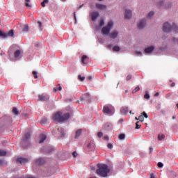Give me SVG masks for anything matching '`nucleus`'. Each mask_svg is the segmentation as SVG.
I'll return each instance as SVG.
<instances>
[{"label":"nucleus","mask_w":178,"mask_h":178,"mask_svg":"<svg viewBox=\"0 0 178 178\" xmlns=\"http://www.w3.org/2000/svg\"><path fill=\"white\" fill-rule=\"evenodd\" d=\"M88 148L89 149H92V148H94V143H90L88 144Z\"/></svg>","instance_id":"obj_31"},{"label":"nucleus","mask_w":178,"mask_h":178,"mask_svg":"<svg viewBox=\"0 0 178 178\" xmlns=\"http://www.w3.org/2000/svg\"><path fill=\"white\" fill-rule=\"evenodd\" d=\"M17 162H19V163H21V165H24V163H27V162H29V159H24V158L17 159Z\"/></svg>","instance_id":"obj_13"},{"label":"nucleus","mask_w":178,"mask_h":178,"mask_svg":"<svg viewBox=\"0 0 178 178\" xmlns=\"http://www.w3.org/2000/svg\"><path fill=\"white\" fill-rule=\"evenodd\" d=\"M158 140L159 141H162L163 140H165V136L163 135V134H159L158 135Z\"/></svg>","instance_id":"obj_24"},{"label":"nucleus","mask_w":178,"mask_h":178,"mask_svg":"<svg viewBox=\"0 0 178 178\" xmlns=\"http://www.w3.org/2000/svg\"><path fill=\"white\" fill-rule=\"evenodd\" d=\"M18 27H19L24 32L29 31V25L27 24L19 25Z\"/></svg>","instance_id":"obj_14"},{"label":"nucleus","mask_w":178,"mask_h":178,"mask_svg":"<svg viewBox=\"0 0 178 178\" xmlns=\"http://www.w3.org/2000/svg\"><path fill=\"white\" fill-rule=\"evenodd\" d=\"M144 98H145V99H149L150 96H149V94L147 93V92H145V95H144Z\"/></svg>","instance_id":"obj_36"},{"label":"nucleus","mask_w":178,"mask_h":178,"mask_svg":"<svg viewBox=\"0 0 178 178\" xmlns=\"http://www.w3.org/2000/svg\"><path fill=\"white\" fill-rule=\"evenodd\" d=\"M95 8H96V9H98L99 10H106L107 6L105 4H101L99 3H96Z\"/></svg>","instance_id":"obj_8"},{"label":"nucleus","mask_w":178,"mask_h":178,"mask_svg":"<svg viewBox=\"0 0 178 178\" xmlns=\"http://www.w3.org/2000/svg\"><path fill=\"white\" fill-rule=\"evenodd\" d=\"M123 122V120H120L119 123H122Z\"/></svg>","instance_id":"obj_58"},{"label":"nucleus","mask_w":178,"mask_h":178,"mask_svg":"<svg viewBox=\"0 0 178 178\" xmlns=\"http://www.w3.org/2000/svg\"><path fill=\"white\" fill-rule=\"evenodd\" d=\"M58 131H60V133H61L60 134V136L61 137H65V136L66 135V132L65 131V130L63 129H62V128H60L58 129Z\"/></svg>","instance_id":"obj_26"},{"label":"nucleus","mask_w":178,"mask_h":178,"mask_svg":"<svg viewBox=\"0 0 178 178\" xmlns=\"http://www.w3.org/2000/svg\"><path fill=\"white\" fill-rule=\"evenodd\" d=\"M137 91H140V87H138V86H137L136 88H135L133 90L132 92H133V94H136V92H137Z\"/></svg>","instance_id":"obj_35"},{"label":"nucleus","mask_w":178,"mask_h":178,"mask_svg":"<svg viewBox=\"0 0 178 178\" xmlns=\"http://www.w3.org/2000/svg\"><path fill=\"white\" fill-rule=\"evenodd\" d=\"M172 119H176V117H173Z\"/></svg>","instance_id":"obj_62"},{"label":"nucleus","mask_w":178,"mask_h":178,"mask_svg":"<svg viewBox=\"0 0 178 178\" xmlns=\"http://www.w3.org/2000/svg\"><path fill=\"white\" fill-rule=\"evenodd\" d=\"M0 37H6V35L5 34V33L0 31Z\"/></svg>","instance_id":"obj_43"},{"label":"nucleus","mask_w":178,"mask_h":178,"mask_svg":"<svg viewBox=\"0 0 178 178\" xmlns=\"http://www.w3.org/2000/svg\"><path fill=\"white\" fill-rule=\"evenodd\" d=\"M45 122H47V119H43V120H41V122H40V123L42 124H44V123H45Z\"/></svg>","instance_id":"obj_46"},{"label":"nucleus","mask_w":178,"mask_h":178,"mask_svg":"<svg viewBox=\"0 0 178 178\" xmlns=\"http://www.w3.org/2000/svg\"><path fill=\"white\" fill-rule=\"evenodd\" d=\"M33 74L35 79H38V76L37 75V72L33 71Z\"/></svg>","instance_id":"obj_40"},{"label":"nucleus","mask_w":178,"mask_h":178,"mask_svg":"<svg viewBox=\"0 0 178 178\" xmlns=\"http://www.w3.org/2000/svg\"><path fill=\"white\" fill-rule=\"evenodd\" d=\"M127 80H131V75H128L127 76Z\"/></svg>","instance_id":"obj_50"},{"label":"nucleus","mask_w":178,"mask_h":178,"mask_svg":"<svg viewBox=\"0 0 178 178\" xmlns=\"http://www.w3.org/2000/svg\"><path fill=\"white\" fill-rule=\"evenodd\" d=\"M138 120L140 122H144V115L143 113H141V115L138 117Z\"/></svg>","instance_id":"obj_33"},{"label":"nucleus","mask_w":178,"mask_h":178,"mask_svg":"<svg viewBox=\"0 0 178 178\" xmlns=\"http://www.w3.org/2000/svg\"><path fill=\"white\" fill-rule=\"evenodd\" d=\"M163 30L165 33H169L172 30V26H170V24L168 22L164 23L163 26Z\"/></svg>","instance_id":"obj_7"},{"label":"nucleus","mask_w":178,"mask_h":178,"mask_svg":"<svg viewBox=\"0 0 178 178\" xmlns=\"http://www.w3.org/2000/svg\"><path fill=\"white\" fill-rule=\"evenodd\" d=\"M79 79L81 80V81H84V80H86V77L81 76V75L79 76Z\"/></svg>","instance_id":"obj_39"},{"label":"nucleus","mask_w":178,"mask_h":178,"mask_svg":"<svg viewBox=\"0 0 178 178\" xmlns=\"http://www.w3.org/2000/svg\"><path fill=\"white\" fill-rule=\"evenodd\" d=\"M136 120H140L137 117L135 118Z\"/></svg>","instance_id":"obj_59"},{"label":"nucleus","mask_w":178,"mask_h":178,"mask_svg":"<svg viewBox=\"0 0 178 178\" xmlns=\"http://www.w3.org/2000/svg\"><path fill=\"white\" fill-rule=\"evenodd\" d=\"M26 138H29L30 137V134H27L26 136H25Z\"/></svg>","instance_id":"obj_52"},{"label":"nucleus","mask_w":178,"mask_h":178,"mask_svg":"<svg viewBox=\"0 0 178 178\" xmlns=\"http://www.w3.org/2000/svg\"><path fill=\"white\" fill-rule=\"evenodd\" d=\"M47 139V136L45 134H41L39 136V143L41 144L42 143L43 141H45Z\"/></svg>","instance_id":"obj_15"},{"label":"nucleus","mask_w":178,"mask_h":178,"mask_svg":"<svg viewBox=\"0 0 178 178\" xmlns=\"http://www.w3.org/2000/svg\"><path fill=\"white\" fill-rule=\"evenodd\" d=\"M49 99L48 96L44 95H39L38 101H47Z\"/></svg>","instance_id":"obj_11"},{"label":"nucleus","mask_w":178,"mask_h":178,"mask_svg":"<svg viewBox=\"0 0 178 178\" xmlns=\"http://www.w3.org/2000/svg\"><path fill=\"white\" fill-rule=\"evenodd\" d=\"M87 59H88V57L87 56L83 55L82 56L81 62L83 65L86 64V61L87 60Z\"/></svg>","instance_id":"obj_27"},{"label":"nucleus","mask_w":178,"mask_h":178,"mask_svg":"<svg viewBox=\"0 0 178 178\" xmlns=\"http://www.w3.org/2000/svg\"><path fill=\"white\" fill-rule=\"evenodd\" d=\"M120 112H121L122 115H126L127 113V112H129V107H122L120 109Z\"/></svg>","instance_id":"obj_17"},{"label":"nucleus","mask_w":178,"mask_h":178,"mask_svg":"<svg viewBox=\"0 0 178 178\" xmlns=\"http://www.w3.org/2000/svg\"><path fill=\"white\" fill-rule=\"evenodd\" d=\"M105 25V20L104 18L100 19L99 25L95 27V30H101V27Z\"/></svg>","instance_id":"obj_10"},{"label":"nucleus","mask_w":178,"mask_h":178,"mask_svg":"<svg viewBox=\"0 0 178 178\" xmlns=\"http://www.w3.org/2000/svg\"><path fill=\"white\" fill-rule=\"evenodd\" d=\"M13 113L14 115H19L20 113L19 112V110H17L16 108H13Z\"/></svg>","instance_id":"obj_28"},{"label":"nucleus","mask_w":178,"mask_h":178,"mask_svg":"<svg viewBox=\"0 0 178 178\" xmlns=\"http://www.w3.org/2000/svg\"><path fill=\"white\" fill-rule=\"evenodd\" d=\"M158 167L159 168H163V164L162 163H158Z\"/></svg>","instance_id":"obj_47"},{"label":"nucleus","mask_w":178,"mask_h":178,"mask_svg":"<svg viewBox=\"0 0 178 178\" xmlns=\"http://www.w3.org/2000/svg\"><path fill=\"white\" fill-rule=\"evenodd\" d=\"M104 140H105L106 141H108L109 140V137H108V136H104Z\"/></svg>","instance_id":"obj_48"},{"label":"nucleus","mask_w":178,"mask_h":178,"mask_svg":"<svg viewBox=\"0 0 178 178\" xmlns=\"http://www.w3.org/2000/svg\"><path fill=\"white\" fill-rule=\"evenodd\" d=\"M159 95V92H156L155 93L154 97H158Z\"/></svg>","instance_id":"obj_55"},{"label":"nucleus","mask_w":178,"mask_h":178,"mask_svg":"<svg viewBox=\"0 0 178 178\" xmlns=\"http://www.w3.org/2000/svg\"><path fill=\"white\" fill-rule=\"evenodd\" d=\"M45 3H48V0H44V1L42 2L41 5H42V6L43 8H45Z\"/></svg>","instance_id":"obj_38"},{"label":"nucleus","mask_w":178,"mask_h":178,"mask_svg":"<svg viewBox=\"0 0 178 178\" xmlns=\"http://www.w3.org/2000/svg\"><path fill=\"white\" fill-rule=\"evenodd\" d=\"M97 136H98V137H99V138H101V137H102V136H104V134H102V132H99V133L97 134Z\"/></svg>","instance_id":"obj_45"},{"label":"nucleus","mask_w":178,"mask_h":178,"mask_svg":"<svg viewBox=\"0 0 178 178\" xmlns=\"http://www.w3.org/2000/svg\"><path fill=\"white\" fill-rule=\"evenodd\" d=\"M62 90V86H58L54 88V92H56V91H60Z\"/></svg>","instance_id":"obj_29"},{"label":"nucleus","mask_w":178,"mask_h":178,"mask_svg":"<svg viewBox=\"0 0 178 178\" xmlns=\"http://www.w3.org/2000/svg\"><path fill=\"white\" fill-rule=\"evenodd\" d=\"M162 3H163V1H161V2L159 3V6H162Z\"/></svg>","instance_id":"obj_53"},{"label":"nucleus","mask_w":178,"mask_h":178,"mask_svg":"<svg viewBox=\"0 0 178 178\" xmlns=\"http://www.w3.org/2000/svg\"><path fill=\"white\" fill-rule=\"evenodd\" d=\"M125 138H126V135H124V134H122L119 136L120 140H124Z\"/></svg>","instance_id":"obj_34"},{"label":"nucleus","mask_w":178,"mask_h":178,"mask_svg":"<svg viewBox=\"0 0 178 178\" xmlns=\"http://www.w3.org/2000/svg\"><path fill=\"white\" fill-rule=\"evenodd\" d=\"M129 113H131H131H131V111H129Z\"/></svg>","instance_id":"obj_64"},{"label":"nucleus","mask_w":178,"mask_h":178,"mask_svg":"<svg viewBox=\"0 0 178 178\" xmlns=\"http://www.w3.org/2000/svg\"><path fill=\"white\" fill-rule=\"evenodd\" d=\"M150 178H155V176L154 175V174H152V175H150Z\"/></svg>","instance_id":"obj_54"},{"label":"nucleus","mask_w":178,"mask_h":178,"mask_svg":"<svg viewBox=\"0 0 178 178\" xmlns=\"http://www.w3.org/2000/svg\"><path fill=\"white\" fill-rule=\"evenodd\" d=\"M113 26H115V22L113 20L108 21L107 24L101 29L102 35H104L105 37L109 35L111 30L113 29Z\"/></svg>","instance_id":"obj_2"},{"label":"nucleus","mask_w":178,"mask_h":178,"mask_svg":"<svg viewBox=\"0 0 178 178\" xmlns=\"http://www.w3.org/2000/svg\"><path fill=\"white\" fill-rule=\"evenodd\" d=\"M103 112L106 115H113V113H115V108L111 106H106L103 108Z\"/></svg>","instance_id":"obj_4"},{"label":"nucleus","mask_w":178,"mask_h":178,"mask_svg":"<svg viewBox=\"0 0 178 178\" xmlns=\"http://www.w3.org/2000/svg\"><path fill=\"white\" fill-rule=\"evenodd\" d=\"M154 47L153 46H150L145 49V54H151L154 51Z\"/></svg>","instance_id":"obj_16"},{"label":"nucleus","mask_w":178,"mask_h":178,"mask_svg":"<svg viewBox=\"0 0 178 178\" xmlns=\"http://www.w3.org/2000/svg\"><path fill=\"white\" fill-rule=\"evenodd\" d=\"M8 37H13V30L10 31L8 34H7Z\"/></svg>","instance_id":"obj_37"},{"label":"nucleus","mask_w":178,"mask_h":178,"mask_svg":"<svg viewBox=\"0 0 178 178\" xmlns=\"http://www.w3.org/2000/svg\"><path fill=\"white\" fill-rule=\"evenodd\" d=\"M82 131L81 129H79L76 131L75 138H79L80 136H81Z\"/></svg>","instance_id":"obj_23"},{"label":"nucleus","mask_w":178,"mask_h":178,"mask_svg":"<svg viewBox=\"0 0 178 178\" xmlns=\"http://www.w3.org/2000/svg\"><path fill=\"white\" fill-rule=\"evenodd\" d=\"M108 148H109L110 149H112L113 148V145L111 143H108L107 145Z\"/></svg>","instance_id":"obj_42"},{"label":"nucleus","mask_w":178,"mask_h":178,"mask_svg":"<svg viewBox=\"0 0 178 178\" xmlns=\"http://www.w3.org/2000/svg\"><path fill=\"white\" fill-rule=\"evenodd\" d=\"M25 6L28 9H31V4H30V0H25Z\"/></svg>","instance_id":"obj_25"},{"label":"nucleus","mask_w":178,"mask_h":178,"mask_svg":"<svg viewBox=\"0 0 178 178\" xmlns=\"http://www.w3.org/2000/svg\"><path fill=\"white\" fill-rule=\"evenodd\" d=\"M44 163L45 160L44 159H38L36 161V163H38V165H44Z\"/></svg>","instance_id":"obj_19"},{"label":"nucleus","mask_w":178,"mask_h":178,"mask_svg":"<svg viewBox=\"0 0 178 178\" xmlns=\"http://www.w3.org/2000/svg\"><path fill=\"white\" fill-rule=\"evenodd\" d=\"M149 151L150 152H152V151H154V149L152 147H149Z\"/></svg>","instance_id":"obj_56"},{"label":"nucleus","mask_w":178,"mask_h":178,"mask_svg":"<svg viewBox=\"0 0 178 178\" xmlns=\"http://www.w3.org/2000/svg\"><path fill=\"white\" fill-rule=\"evenodd\" d=\"M6 155V152L5 150L0 149V156H5Z\"/></svg>","instance_id":"obj_32"},{"label":"nucleus","mask_w":178,"mask_h":178,"mask_svg":"<svg viewBox=\"0 0 178 178\" xmlns=\"http://www.w3.org/2000/svg\"><path fill=\"white\" fill-rule=\"evenodd\" d=\"M118 35H119V32L118 31H113L110 33L111 38H117Z\"/></svg>","instance_id":"obj_12"},{"label":"nucleus","mask_w":178,"mask_h":178,"mask_svg":"<svg viewBox=\"0 0 178 178\" xmlns=\"http://www.w3.org/2000/svg\"><path fill=\"white\" fill-rule=\"evenodd\" d=\"M147 24V19H143L139 21L138 23V27L139 29H143V27H145V25Z\"/></svg>","instance_id":"obj_9"},{"label":"nucleus","mask_w":178,"mask_h":178,"mask_svg":"<svg viewBox=\"0 0 178 178\" xmlns=\"http://www.w3.org/2000/svg\"><path fill=\"white\" fill-rule=\"evenodd\" d=\"M90 19L92 22H95L97 19L99 17V13L97 11H92L90 13Z\"/></svg>","instance_id":"obj_6"},{"label":"nucleus","mask_w":178,"mask_h":178,"mask_svg":"<svg viewBox=\"0 0 178 178\" xmlns=\"http://www.w3.org/2000/svg\"><path fill=\"white\" fill-rule=\"evenodd\" d=\"M140 123V122H136V129H140V127H141V125H139L138 124Z\"/></svg>","instance_id":"obj_44"},{"label":"nucleus","mask_w":178,"mask_h":178,"mask_svg":"<svg viewBox=\"0 0 178 178\" xmlns=\"http://www.w3.org/2000/svg\"><path fill=\"white\" fill-rule=\"evenodd\" d=\"M113 51H114V52H119V51H120V47L115 46L113 48Z\"/></svg>","instance_id":"obj_30"},{"label":"nucleus","mask_w":178,"mask_h":178,"mask_svg":"<svg viewBox=\"0 0 178 178\" xmlns=\"http://www.w3.org/2000/svg\"><path fill=\"white\" fill-rule=\"evenodd\" d=\"M74 19H75V20H76V14H74Z\"/></svg>","instance_id":"obj_61"},{"label":"nucleus","mask_w":178,"mask_h":178,"mask_svg":"<svg viewBox=\"0 0 178 178\" xmlns=\"http://www.w3.org/2000/svg\"><path fill=\"white\" fill-rule=\"evenodd\" d=\"M72 155H73L74 158H76L77 156V152H74Z\"/></svg>","instance_id":"obj_49"},{"label":"nucleus","mask_w":178,"mask_h":178,"mask_svg":"<svg viewBox=\"0 0 178 178\" xmlns=\"http://www.w3.org/2000/svg\"><path fill=\"white\" fill-rule=\"evenodd\" d=\"M38 24L39 27H41L42 26V24L41 23V22H38Z\"/></svg>","instance_id":"obj_51"},{"label":"nucleus","mask_w":178,"mask_h":178,"mask_svg":"<svg viewBox=\"0 0 178 178\" xmlns=\"http://www.w3.org/2000/svg\"><path fill=\"white\" fill-rule=\"evenodd\" d=\"M154 15H155V12L154 11L149 12L147 15V19H151L152 17H154Z\"/></svg>","instance_id":"obj_20"},{"label":"nucleus","mask_w":178,"mask_h":178,"mask_svg":"<svg viewBox=\"0 0 178 178\" xmlns=\"http://www.w3.org/2000/svg\"><path fill=\"white\" fill-rule=\"evenodd\" d=\"M142 115H143L144 118H145L146 119H148V115H147V113L143 112V113H142Z\"/></svg>","instance_id":"obj_41"},{"label":"nucleus","mask_w":178,"mask_h":178,"mask_svg":"<svg viewBox=\"0 0 178 178\" xmlns=\"http://www.w3.org/2000/svg\"><path fill=\"white\" fill-rule=\"evenodd\" d=\"M21 56H22V50H17V51H15V52L14 53V56H15V58H20Z\"/></svg>","instance_id":"obj_18"},{"label":"nucleus","mask_w":178,"mask_h":178,"mask_svg":"<svg viewBox=\"0 0 178 178\" xmlns=\"http://www.w3.org/2000/svg\"><path fill=\"white\" fill-rule=\"evenodd\" d=\"M91 79H92L91 76L88 77V80H91Z\"/></svg>","instance_id":"obj_60"},{"label":"nucleus","mask_w":178,"mask_h":178,"mask_svg":"<svg viewBox=\"0 0 178 178\" xmlns=\"http://www.w3.org/2000/svg\"><path fill=\"white\" fill-rule=\"evenodd\" d=\"M124 17L126 20H130L133 17V13L130 9H125L124 13Z\"/></svg>","instance_id":"obj_5"},{"label":"nucleus","mask_w":178,"mask_h":178,"mask_svg":"<svg viewBox=\"0 0 178 178\" xmlns=\"http://www.w3.org/2000/svg\"><path fill=\"white\" fill-rule=\"evenodd\" d=\"M98 1H104V0H98Z\"/></svg>","instance_id":"obj_63"},{"label":"nucleus","mask_w":178,"mask_h":178,"mask_svg":"<svg viewBox=\"0 0 178 178\" xmlns=\"http://www.w3.org/2000/svg\"><path fill=\"white\" fill-rule=\"evenodd\" d=\"M112 127V124L107 122L104 125V129L106 130H111V128Z\"/></svg>","instance_id":"obj_21"},{"label":"nucleus","mask_w":178,"mask_h":178,"mask_svg":"<svg viewBox=\"0 0 178 178\" xmlns=\"http://www.w3.org/2000/svg\"><path fill=\"white\" fill-rule=\"evenodd\" d=\"M97 168L98 169L96 170V173L98 176H100V177H106L108 173L111 172L108 165L105 164H98Z\"/></svg>","instance_id":"obj_1"},{"label":"nucleus","mask_w":178,"mask_h":178,"mask_svg":"<svg viewBox=\"0 0 178 178\" xmlns=\"http://www.w3.org/2000/svg\"><path fill=\"white\" fill-rule=\"evenodd\" d=\"M175 86H176V84H175V83H172L171 84V86H172V87H175Z\"/></svg>","instance_id":"obj_57"},{"label":"nucleus","mask_w":178,"mask_h":178,"mask_svg":"<svg viewBox=\"0 0 178 178\" xmlns=\"http://www.w3.org/2000/svg\"><path fill=\"white\" fill-rule=\"evenodd\" d=\"M134 55H136V56H143V51L140 50H136L134 51Z\"/></svg>","instance_id":"obj_22"},{"label":"nucleus","mask_w":178,"mask_h":178,"mask_svg":"<svg viewBox=\"0 0 178 178\" xmlns=\"http://www.w3.org/2000/svg\"><path fill=\"white\" fill-rule=\"evenodd\" d=\"M69 113L63 114L62 112H58L55 113L52 119L54 122H65L69 119Z\"/></svg>","instance_id":"obj_3"}]
</instances>
